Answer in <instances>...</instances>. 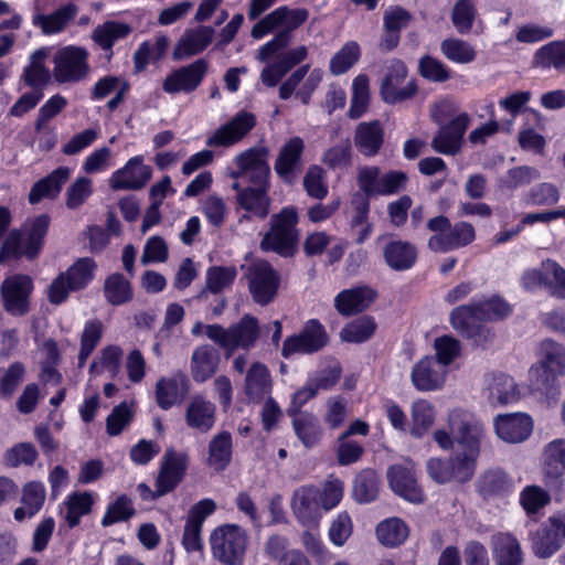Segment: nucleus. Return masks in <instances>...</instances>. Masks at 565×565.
Wrapping results in <instances>:
<instances>
[{
  "instance_id": "bb28decb",
  "label": "nucleus",
  "mask_w": 565,
  "mask_h": 565,
  "mask_svg": "<svg viewBox=\"0 0 565 565\" xmlns=\"http://www.w3.org/2000/svg\"><path fill=\"white\" fill-rule=\"evenodd\" d=\"M412 383L422 392L435 391L443 386L446 379V370L433 356L419 360L412 370Z\"/></svg>"
},
{
  "instance_id": "412c9836",
  "label": "nucleus",
  "mask_w": 565,
  "mask_h": 565,
  "mask_svg": "<svg viewBox=\"0 0 565 565\" xmlns=\"http://www.w3.org/2000/svg\"><path fill=\"white\" fill-rule=\"evenodd\" d=\"M387 479L392 490L413 503H422L425 499L414 476V463L408 460L405 465L396 463L387 469Z\"/></svg>"
},
{
  "instance_id": "a878e982",
  "label": "nucleus",
  "mask_w": 565,
  "mask_h": 565,
  "mask_svg": "<svg viewBox=\"0 0 565 565\" xmlns=\"http://www.w3.org/2000/svg\"><path fill=\"white\" fill-rule=\"evenodd\" d=\"M533 423L526 414H505L494 418V429L498 437L507 443H521L532 431Z\"/></svg>"
},
{
  "instance_id": "39448f33",
  "label": "nucleus",
  "mask_w": 565,
  "mask_h": 565,
  "mask_svg": "<svg viewBox=\"0 0 565 565\" xmlns=\"http://www.w3.org/2000/svg\"><path fill=\"white\" fill-rule=\"evenodd\" d=\"M259 333L258 320L249 315H245L237 323L228 328L221 324H207L205 327L206 337L226 350L228 354L237 348L249 349L254 347Z\"/></svg>"
},
{
  "instance_id": "de8ad7c7",
  "label": "nucleus",
  "mask_w": 565,
  "mask_h": 565,
  "mask_svg": "<svg viewBox=\"0 0 565 565\" xmlns=\"http://www.w3.org/2000/svg\"><path fill=\"white\" fill-rule=\"evenodd\" d=\"M510 488V479L504 471L499 469L483 472L477 481V490L484 499L504 495Z\"/></svg>"
},
{
  "instance_id": "a19ab883",
  "label": "nucleus",
  "mask_w": 565,
  "mask_h": 565,
  "mask_svg": "<svg viewBox=\"0 0 565 565\" xmlns=\"http://www.w3.org/2000/svg\"><path fill=\"white\" fill-rule=\"evenodd\" d=\"M291 417L292 428L300 443L306 448L317 446L322 436V428L318 417L309 412L292 415Z\"/></svg>"
},
{
  "instance_id": "a18cd8bd",
  "label": "nucleus",
  "mask_w": 565,
  "mask_h": 565,
  "mask_svg": "<svg viewBox=\"0 0 565 565\" xmlns=\"http://www.w3.org/2000/svg\"><path fill=\"white\" fill-rule=\"evenodd\" d=\"M103 292L106 301L111 306H122L134 297L131 282L120 273L106 277Z\"/></svg>"
},
{
  "instance_id": "c03bdc74",
  "label": "nucleus",
  "mask_w": 565,
  "mask_h": 565,
  "mask_svg": "<svg viewBox=\"0 0 565 565\" xmlns=\"http://www.w3.org/2000/svg\"><path fill=\"white\" fill-rule=\"evenodd\" d=\"M493 557L497 565H521L522 555L515 537L499 533L492 536Z\"/></svg>"
},
{
  "instance_id": "4d7b16f0",
  "label": "nucleus",
  "mask_w": 565,
  "mask_h": 565,
  "mask_svg": "<svg viewBox=\"0 0 565 565\" xmlns=\"http://www.w3.org/2000/svg\"><path fill=\"white\" fill-rule=\"evenodd\" d=\"M443 54L450 61L468 64L475 61L476 51L472 45L460 39H446L440 44Z\"/></svg>"
},
{
  "instance_id": "052dcab7",
  "label": "nucleus",
  "mask_w": 565,
  "mask_h": 565,
  "mask_svg": "<svg viewBox=\"0 0 565 565\" xmlns=\"http://www.w3.org/2000/svg\"><path fill=\"white\" fill-rule=\"evenodd\" d=\"M103 335V324L98 320L88 321L83 330L81 338V350L78 353V364L84 366L86 360L94 351Z\"/></svg>"
},
{
  "instance_id": "f704fd0d",
  "label": "nucleus",
  "mask_w": 565,
  "mask_h": 565,
  "mask_svg": "<svg viewBox=\"0 0 565 565\" xmlns=\"http://www.w3.org/2000/svg\"><path fill=\"white\" fill-rule=\"evenodd\" d=\"M47 56L49 51L45 47L34 51L30 55L29 64L23 70L22 79L34 90L42 92L51 81V71L45 66Z\"/></svg>"
},
{
  "instance_id": "ea45409f",
  "label": "nucleus",
  "mask_w": 565,
  "mask_h": 565,
  "mask_svg": "<svg viewBox=\"0 0 565 565\" xmlns=\"http://www.w3.org/2000/svg\"><path fill=\"white\" fill-rule=\"evenodd\" d=\"M220 356L217 351L209 345L196 348L191 358V373L196 382H204L217 370Z\"/></svg>"
},
{
  "instance_id": "5701e85b",
  "label": "nucleus",
  "mask_w": 565,
  "mask_h": 565,
  "mask_svg": "<svg viewBox=\"0 0 565 565\" xmlns=\"http://www.w3.org/2000/svg\"><path fill=\"white\" fill-rule=\"evenodd\" d=\"M291 509L302 525H317L321 518L320 490L315 486H303L295 490Z\"/></svg>"
},
{
  "instance_id": "72a5a7b5",
  "label": "nucleus",
  "mask_w": 565,
  "mask_h": 565,
  "mask_svg": "<svg viewBox=\"0 0 565 565\" xmlns=\"http://www.w3.org/2000/svg\"><path fill=\"white\" fill-rule=\"evenodd\" d=\"M273 381L268 367L260 362H254L246 372L244 393L248 401L259 403L270 393Z\"/></svg>"
},
{
  "instance_id": "37998d69",
  "label": "nucleus",
  "mask_w": 565,
  "mask_h": 565,
  "mask_svg": "<svg viewBox=\"0 0 565 565\" xmlns=\"http://www.w3.org/2000/svg\"><path fill=\"white\" fill-rule=\"evenodd\" d=\"M533 65L565 73V41H553L540 47L534 54Z\"/></svg>"
},
{
  "instance_id": "9b49d317",
  "label": "nucleus",
  "mask_w": 565,
  "mask_h": 565,
  "mask_svg": "<svg viewBox=\"0 0 565 565\" xmlns=\"http://www.w3.org/2000/svg\"><path fill=\"white\" fill-rule=\"evenodd\" d=\"M247 280L254 301L266 306L276 297L280 277L268 262L257 260L249 266Z\"/></svg>"
},
{
  "instance_id": "1a4fd4ad",
  "label": "nucleus",
  "mask_w": 565,
  "mask_h": 565,
  "mask_svg": "<svg viewBox=\"0 0 565 565\" xmlns=\"http://www.w3.org/2000/svg\"><path fill=\"white\" fill-rule=\"evenodd\" d=\"M88 51L70 45L61 49L54 56L53 74L58 83H74L84 79L89 73Z\"/></svg>"
},
{
  "instance_id": "c756f323",
  "label": "nucleus",
  "mask_w": 565,
  "mask_h": 565,
  "mask_svg": "<svg viewBox=\"0 0 565 565\" xmlns=\"http://www.w3.org/2000/svg\"><path fill=\"white\" fill-rule=\"evenodd\" d=\"M353 142L356 150L364 157L379 154L384 143V129L379 120L360 122L355 130Z\"/></svg>"
},
{
  "instance_id": "680f3d73",
  "label": "nucleus",
  "mask_w": 565,
  "mask_h": 565,
  "mask_svg": "<svg viewBox=\"0 0 565 565\" xmlns=\"http://www.w3.org/2000/svg\"><path fill=\"white\" fill-rule=\"evenodd\" d=\"M540 178L541 173L537 169L530 166H519L510 169L505 177L500 180V183L508 190H515L526 186Z\"/></svg>"
},
{
  "instance_id": "9d476101",
  "label": "nucleus",
  "mask_w": 565,
  "mask_h": 565,
  "mask_svg": "<svg viewBox=\"0 0 565 565\" xmlns=\"http://www.w3.org/2000/svg\"><path fill=\"white\" fill-rule=\"evenodd\" d=\"M32 291L33 280L30 276L17 274L7 277L0 286L3 309L12 316H25L30 311Z\"/></svg>"
},
{
  "instance_id": "20e7f679",
  "label": "nucleus",
  "mask_w": 565,
  "mask_h": 565,
  "mask_svg": "<svg viewBox=\"0 0 565 565\" xmlns=\"http://www.w3.org/2000/svg\"><path fill=\"white\" fill-rule=\"evenodd\" d=\"M210 544L213 557L222 565H243L248 535L236 524H223L212 532Z\"/></svg>"
},
{
  "instance_id": "6ab92c4d",
  "label": "nucleus",
  "mask_w": 565,
  "mask_h": 565,
  "mask_svg": "<svg viewBox=\"0 0 565 565\" xmlns=\"http://www.w3.org/2000/svg\"><path fill=\"white\" fill-rule=\"evenodd\" d=\"M469 122V116L462 113L448 124L443 125L431 140V148L441 154H457L461 149L462 138Z\"/></svg>"
},
{
  "instance_id": "774afa93",
  "label": "nucleus",
  "mask_w": 565,
  "mask_h": 565,
  "mask_svg": "<svg viewBox=\"0 0 565 565\" xmlns=\"http://www.w3.org/2000/svg\"><path fill=\"white\" fill-rule=\"evenodd\" d=\"M45 497V488L40 481H30L23 486L21 502L26 507L28 518H32L41 510Z\"/></svg>"
},
{
  "instance_id": "79ce46f5",
  "label": "nucleus",
  "mask_w": 565,
  "mask_h": 565,
  "mask_svg": "<svg viewBox=\"0 0 565 565\" xmlns=\"http://www.w3.org/2000/svg\"><path fill=\"white\" fill-rule=\"evenodd\" d=\"M544 477L551 481L565 475V439L548 443L543 452Z\"/></svg>"
},
{
  "instance_id": "4c0bfd02",
  "label": "nucleus",
  "mask_w": 565,
  "mask_h": 565,
  "mask_svg": "<svg viewBox=\"0 0 565 565\" xmlns=\"http://www.w3.org/2000/svg\"><path fill=\"white\" fill-rule=\"evenodd\" d=\"M383 256L390 268L396 271H403L414 266L417 258V250L416 247L408 242L394 241L384 246Z\"/></svg>"
},
{
  "instance_id": "aec40b11",
  "label": "nucleus",
  "mask_w": 565,
  "mask_h": 565,
  "mask_svg": "<svg viewBox=\"0 0 565 565\" xmlns=\"http://www.w3.org/2000/svg\"><path fill=\"white\" fill-rule=\"evenodd\" d=\"M450 322L454 329L469 339H475L477 343L490 335L489 329L481 324L482 320L476 300L454 308L450 312Z\"/></svg>"
},
{
  "instance_id": "f03ea898",
  "label": "nucleus",
  "mask_w": 565,
  "mask_h": 565,
  "mask_svg": "<svg viewBox=\"0 0 565 565\" xmlns=\"http://www.w3.org/2000/svg\"><path fill=\"white\" fill-rule=\"evenodd\" d=\"M296 207L286 206L270 216L269 230L263 235L259 247L281 257H291L297 252L299 232Z\"/></svg>"
},
{
  "instance_id": "b1692460",
  "label": "nucleus",
  "mask_w": 565,
  "mask_h": 565,
  "mask_svg": "<svg viewBox=\"0 0 565 565\" xmlns=\"http://www.w3.org/2000/svg\"><path fill=\"white\" fill-rule=\"evenodd\" d=\"M151 173V168L143 164V157L137 156L113 173L109 185L113 190H140L150 180Z\"/></svg>"
},
{
  "instance_id": "dca6fc26",
  "label": "nucleus",
  "mask_w": 565,
  "mask_h": 565,
  "mask_svg": "<svg viewBox=\"0 0 565 565\" xmlns=\"http://www.w3.org/2000/svg\"><path fill=\"white\" fill-rule=\"evenodd\" d=\"M565 544V511L553 513L533 537L536 556L547 558Z\"/></svg>"
},
{
  "instance_id": "f8f14e48",
  "label": "nucleus",
  "mask_w": 565,
  "mask_h": 565,
  "mask_svg": "<svg viewBox=\"0 0 565 565\" xmlns=\"http://www.w3.org/2000/svg\"><path fill=\"white\" fill-rule=\"evenodd\" d=\"M540 366L532 367L530 373L536 376V386L547 388L556 377L565 374V348L553 340H544L541 344Z\"/></svg>"
},
{
  "instance_id": "bf43d9fd",
  "label": "nucleus",
  "mask_w": 565,
  "mask_h": 565,
  "mask_svg": "<svg viewBox=\"0 0 565 565\" xmlns=\"http://www.w3.org/2000/svg\"><path fill=\"white\" fill-rule=\"evenodd\" d=\"M360 57V46L356 42L345 43L331 58L330 71L333 75H342L348 72Z\"/></svg>"
},
{
  "instance_id": "6e6d98bb",
  "label": "nucleus",
  "mask_w": 565,
  "mask_h": 565,
  "mask_svg": "<svg viewBox=\"0 0 565 565\" xmlns=\"http://www.w3.org/2000/svg\"><path fill=\"white\" fill-rule=\"evenodd\" d=\"M93 502L94 498L92 493L87 491L71 494L65 503V519L67 524L71 527L76 526L79 523L81 518L90 512Z\"/></svg>"
},
{
  "instance_id": "393cba45",
  "label": "nucleus",
  "mask_w": 565,
  "mask_h": 565,
  "mask_svg": "<svg viewBox=\"0 0 565 565\" xmlns=\"http://www.w3.org/2000/svg\"><path fill=\"white\" fill-rule=\"evenodd\" d=\"M189 390V379L182 372L161 377L156 383V402L161 409H170L186 397Z\"/></svg>"
},
{
  "instance_id": "a211bd4d",
  "label": "nucleus",
  "mask_w": 565,
  "mask_h": 565,
  "mask_svg": "<svg viewBox=\"0 0 565 565\" xmlns=\"http://www.w3.org/2000/svg\"><path fill=\"white\" fill-rule=\"evenodd\" d=\"M407 68L399 60L391 61L387 73L382 81L380 93L387 104H396L409 99L417 90L415 83L409 82L404 87L399 84L406 78Z\"/></svg>"
},
{
  "instance_id": "e433bc0d",
  "label": "nucleus",
  "mask_w": 565,
  "mask_h": 565,
  "mask_svg": "<svg viewBox=\"0 0 565 565\" xmlns=\"http://www.w3.org/2000/svg\"><path fill=\"white\" fill-rule=\"evenodd\" d=\"M78 13V7L75 3H67L60 7L50 14H36L33 17V24L41 29L45 35L62 32Z\"/></svg>"
},
{
  "instance_id": "8fccbe9b",
  "label": "nucleus",
  "mask_w": 565,
  "mask_h": 565,
  "mask_svg": "<svg viewBox=\"0 0 565 565\" xmlns=\"http://www.w3.org/2000/svg\"><path fill=\"white\" fill-rule=\"evenodd\" d=\"M130 32L131 28L128 24L107 21L94 29L92 39L103 50L110 51L117 40L126 38Z\"/></svg>"
},
{
  "instance_id": "864d4df0",
  "label": "nucleus",
  "mask_w": 565,
  "mask_h": 565,
  "mask_svg": "<svg viewBox=\"0 0 565 565\" xmlns=\"http://www.w3.org/2000/svg\"><path fill=\"white\" fill-rule=\"evenodd\" d=\"M49 225L50 217L46 214L36 216L31 223L24 245V255L29 259L34 258L39 254L43 245V239L47 233Z\"/></svg>"
},
{
  "instance_id": "473e14b6",
  "label": "nucleus",
  "mask_w": 565,
  "mask_h": 565,
  "mask_svg": "<svg viewBox=\"0 0 565 565\" xmlns=\"http://www.w3.org/2000/svg\"><path fill=\"white\" fill-rule=\"evenodd\" d=\"M215 413L216 407L212 402L196 395L192 397L186 407L185 423L192 429L207 433L215 424Z\"/></svg>"
},
{
  "instance_id": "69168bd1",
  "label": "nucleus",
  "mask_w": 565,
  "mask_h": 565,
  "mask_svg": "<svg viewBox=\"0 0 565 565\" xmlns=\"http://www.w3.org/2000/svg\"><path fill=\"white\" fill-rule=\"evenodd\" d=\"M382 181V170L376 166H363L358 169L356 183L360 193L370 196H377Z\"/></svg>"
},
{
  "instance_id": "603ef678",
  "label": "nucleus",
  "mask_w": 565,
  "mask_h": 565,
  "mask_svg": "<svg viewBox=\"0 0 565 565\" xmlns=\"http://www.w3.org/2000/svg\"><path fill=\"white\" fill-rule=\"evenodd\" d=\"M544 288L556 299H565V268L552 259L543 260Z\"/></svg>"
},
{
  "instance_id": "4be33fe9",
  "label": "nucleus",
  "mask_w": 565,
  "mask_h": 565,
  "mask_svg": "<svg viewBox=\"0 0 565 565\" xmlns=\"http://www.w3.org/2000/svg\"><path fill=\"white\" fill-rule=\"evenodd\" d=\"M188 456L184 452H177L168 449L161 461V468L157 477V495H164L172 491L183 479Z\"/></svg>"
},
{
  "instance_id": "7c9ffc66",
  "label": "nucleus",
  "mask_w": 565,
  "mask_h": 565,
  "mask_svg": "<svg viewBox=\"0 0 565 565\" xmlns=\"http://www.w3.org/2000/svg\"><path fill=\"white\" fill-rule=\"evenodd\" d=\"M376 292L366 286H359L341 291L334 300L337 310L343 316H351L366 310L375 300Z\"/></svg>"
},
{
  "instance_id": "ddd939ff",
  "label": "nucleus",
  "mask_w": 565,
  "mask_h": 565,
  "mask_svg": "<svg viewBox=\"0 0 565 565\" xmlns=\"http://www.w3.org/2000/svg\"><path fill=\"white\" fill-rule=\"evenodd\" d=\"M476 467L475 463L456 454L448 459L430 458L426 462L428 476L440 484L465 483L473 477Z\"/></svg>"
},
{
  "instance_id": "e2e57ef3",
  "label": "nucleus",
  "mask_w": 565,
  "mask_h": 565,
  "mask_svg": "<svg viewBox=\"0 0 565 565\" xmlns=\"http://www.w3.org/2000/svg\"><path fill=\"white\" fill-rule=\"evenodd\" d=\"M379 478L373 471H364L354 480L353 495L356 501L367 503L376 499Z\"/></svg>"
},
{
  "instance_id": "58836bf2",
  "label": "nucleus",
  "mask_w": 565,
  "mask_h": 565,
  "mask_svg": "<svg viewBox=\"0 0 565 565\" xmlns=\"http://www.w3.org/2000/svg\"><path fill=\"white\" fill-rule=\"evenodd\" d=\"M71 170L66 167H60L51 172L47 177L38 181L30 190L29 202L36 204L45 198H55L62 185L70 178Z\"/></svg>"
},
{
  "instance_id": "423d86ee",
  "label": "nucleus",
  "mask_w": 565,
  "mask_h": 565,
  "mask_svg": "<svg viewBox=\"0 0 565 565\" xmlns=\"http://www.w3.org/2000/svg\"><path fill=\"white\" fill-rule=\"evenodd\" d=\"M97 268L90 257L77 259L68 269L53 279L49 287V300L53 305H61L70 292L84 289L93 279Z\"/></svg>"
},
{
  "instance_id": "f257e3e1",
  "label": "nucleus",
  "mask_w": 565,
  "mask_h": 565,
  "mask_svg": "<svg viewBox=\"0 0 565 565\" xmlns=\"http://www.w3.org/2000/svg\"><path fill=\"white\" fill-rule=\"evenodd\" d=\"M447 423L448 429L440 428L434 431V440L443 450H450L456 444V455L477 466L480 444L486 433L483 424L470 413L460 409L451 411Z\"/></svg>"
},
{
  "instance_id": "09e8293b",
  "label": "nucleus",
  "mask_w": 565,
  "mask_h": 565,
  "mask_svg": "<svg viewBox=\"0 0 565 565\" xmlns=\"http://www.w3.org/2000/svg\"><path fill=\"white\" fill-rule=\"evenodd\" d=\"M489 398L491 403L505 405L518 399V388L514 380L505 374L492 375L489 385Z\"/></svg>"
},
{
  "instance_id": "c9c22d12",
  "label": "nucleus",
  "mask_w": 565,
  "mask_h": 565,
  "mask_svg": "<svg viewBox=\"0 0 565 565\" xmlns=\"http://www.w3.org/2000/svg\"><path fill=\"white\" fill-rule=\"evenodd\" d=\"M236 276L237 269L235 266L210 267L205 275V287L194 298L199 301H205L209 294H221L233 285Z\"/></svg>"
},
{
  "instance_id": "5fc2aeb1",
  "label": "nucleus",
  "mask_w": 565,
  "mask_h": 565,
  "mask_svg": "<svg viewBox=\"0 0 565 565\" xmlns=\"http://www.w3.org/2000/svg\"><path fill=\"white\" fill-rule=\"evenodd\" d=\"M376 323L372 317L364 316L347 324L340 332L345 342L361 343L369 340L375 332Z\"/></svg>"
},
{
  "instance_id": "cd10ccee",
  "label": "nucleus",
  "mask_w": 565,
  "mask_h": 565,
  "mask_svg": "<svg viewBox=\"0 0 565 565\" xmlns=\"http://www.w3.org/2000/svg\"><path fill=\"white\" fill-rule=\"evenodd\" d=\"M269 190L270 184H247L241 194L236 195V203L254 217L264 220L270 210Z\"/></svg>"
},
{
  "instance_id": "49530a36",
  "label": "nucleus",
  "mask_w": 565,
  "mask_h": 565,
  "mask_svg": "<svg viewBox=\"0 0 565 565\" xmlns=\"http://www.w3.org/2000/svg\"><path fill=\"white\" fill-rule=\"evenodd\" d=\"M232 436L228 431L215 435L209 444L207 465L215 471H223L232 459Z\"/></svg>"
},
{
  "instance_id": "f3484780",
  "label": "nucleus",
  "mask_w": 565,
  "mask_h": 565,
  "mask_svg": "<svg viewBox=\"0 0 565 565\" xmlns=\"http://www.w3.org/2000/svg\"><path fill=\"white\" fill-rule=\"evenodd\" d=\"M207 71L209 62L199 58L169 73L162 82V89L168 94L192 93L201 85Z\"/></svg>"
},
{
  "instance_id": "13d9d810",
  "label": "nucleus",
  "mask_w": 565,
  "mask_h": 565,
  "mask_svg": "<svg viewBox=\"0 0 565 565\" xmlns=\"http://www.w3.org/2000/svg\"><path fill=\"white\" fill-rule=\"evenodd\" d=\"M39 452L31 443H19L9 448L3 456V462L11 468L32 466L38 459Z\"/></svg>"
},
{
  "instance_id": "2f4dec72",
  "label": "nucleus",
  "mask_w": 565,
  "mask_h": 565,
  "mask_svg": "<svg viewBox=\"0 0 565 565\" xmlns=\"http://www.w3.org/2000/svg\"><path fill=\"white\" fill-rule=\"evenodd\" d=\"M213 36L214 29L211 26H199L185 31L174 47L173 58L182 61L201 53L212 42Z\"/></svg>"
},
{
  "instance_id": "6e6552de",
  "label": "nucleus",
  "mask_w": 565,
  "mask_h": 565,
  "mask_svg": "<svg viewBox=\"0 0 565 565\" xmlns=\"http://www.w3.org/2000/svg\"><path fill=\"white\" fill-rule=\"evenodd\" d=\"M309 18V11L305 8L291 9L287 6L279 7L258 21L252 29L250 35L260 39L275 29H280L278 34L286 35L291 42V32L301 26Z\"/></svg>"
},
{
  "instance_id": "c85d7f7f",
  "label": "nucleus",
  "mask_w": 565,
  "mask_h": 565,
  "mask_svg": "<svg viewBox=\"0 0 565 565\" xmlns=\"http://www.w3.org/2000/svg\"><path fill=\"white\" fill-rule=\"evenodd\" d=\"M305 150V141L300 137H292L279 149L274 163V170L285 182L292 181V174L301 161Z\"/></svg>"
},
{
  "instance_id": "0e129e2a",
  "label": "nucleus",
  "mask_w": 565,
  "mask_h": 565,
  "mask_svg": "<svg viewBox=\"0 0 565 565\" xmlns=\"http://www.w3.org/2000/svg\"><path fill=\"white\" fill-rule=\"evenodd\" d=\"M135 512L130 498L126 494H121L111 504H109L102 519V525L110 526L118 522L128 521L135 515Z\"/></svg>"
},
{
  "instance_id": "2eb2a0df",
  "label": "nucleus",
  "mask_w": 565,
  "mask_h": 565,
  "mask_svg": "<svg viewBox=\"0 0 565 565\" xmlns=\"http://www.w3.org/2000/svg\"><path fill=\"white\" fill-rule=\"evenodd\" d=\"M328 342L323 326L316 319L309 320L300 333L286 338L281 355L286 359L296 353L311 354L321 350Z\"/></svg>"
},
{
  "instance_id": "7ed1b4c3",
  "label": "nucleus",
  "mask_w": 565,
  "mask_h": 565,
  "mask_svg": "<svg viewBox=\"0 0 565 565\" xmlns=\"http://www.w3.org/2000/svg\"><path fill=\"white\" fill-rule=\"evenodd\" d=\"M427 230L433 233L427 246L435 253H447L470 245L476 238L472 224L460 221L451 224L445 215H437L427 222Z\"/></svg>"
},
{
  "instance_id": "3c124183",
  "label": "nucleus",
  "mask_w": 565,
  "mask_h": 565,
  "mask_svg": "<svg viewBox=\"0 0 565 565\" xmlns=\"http://www.w3.org/2000/svg\"><path fill=\"white\" fill-rule=\"evenodd\" d=\"M376 535L381 544L393 547L407 539L408 529L401 519L391 518L377 525Z\"/></svg>"
},
{
  "instance_id": "4468645a",
  "label": "nucleus",
  "mask_w": 565,
  "mask_h": 565,
  "mask_svg": "<svg viewBox=\"0 0 565 565\" xmlns=\"http://www.w3.org/2000/svg\"><path fill=\"white\" fill-rule=\"evenodd\" d=\"M255 125L256 117L252 113L239 111L209 135L205 145L210 148H230L242 141Z\"/></svg>"
},
{
  "instance_id": "338daca9",
  "label": "nucleus",
  "mask_w": 565,
  "mask_h": 565,
  "mask_svg": "<svg viewBox=\"0 0 565 565\" xmlns=\"http://www.w3.org/2000/svg\"><path fill=\"white\" fill-rule=\"evenodd\" d=\"M477 10L472 0H458L452 9L451 21L460 34L470 32Z\"/></svg>"
},
{
  "instance_id": "0eeeda50",
  "label": "nucleus",
  "mask_w": 565,
  "mask_h": 565,
  "mask_svg": "<svg viewBox=\"0 0 565 565\" xmlns=\"http://www.w3.org/2000/svg\"><path fill=\"white\" fill-rule=\"evenodd\" d=\"M269 149L264 146L252 147L234 158L236 169L231 177L242 179L247 184H270Z\"/></svg>"
}]
</instances>
